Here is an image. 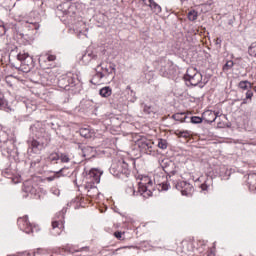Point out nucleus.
<instances>
[{
  "label": "nucleus",
  "instance_id": "nucleus-24",
  "mask_svg": "<svg viewBox=\"0 0 256 256\" xmlns=\"http://www.w3.org/2000/svg\"><path fill=\"white\" fill-rule=\"evenodd\" d=\"M172 119L174 121H179L180 123H185L187 115H185V113H176L172 116Z\"/></svg>",
  "mask_w": 256,
  "mask_h": 256
},
{
  "label": "nucleus",
  "instance_id": "nucleus-14",
  "mask_svg": "<svg viewBox=\"0 0 256 256\" xmlns=\"http://www.w3.org/2000/svg\"><path fill=\"white\" fill-rule=\"evenodd\" d=\"M24 193H29L30 195H37V187L31 184V181L24 182L23 186Z\"/></svg>",
  "mask_w": 256,
  "mask_h": 256
},
{
  "label": "nucleus",
  "instance_id": "nucleus-58",
  "mask_svg": "<svg viewBox=\"0 0 256 256\" xmlns=\"http://www.w3.org/2000/svg\"><path fill=\"white\" fill-rule=\"evenodd\" d=\"M107 3H111V0H105Z\"/></svg>",
  "mask_w": 256,
  "mask_h": 256
},
{
  "label": "nucleus",
  "instance_id": "nucleus-59",
  "mask_svg": "<svg viewBox=\"0 0 256 256\" xmlns=\"http://www.w3.org/2000/svg\"><path fill=\"white\" fill-rule=\"evenodd\" d=\"M172 175H175V171H171Z\"/></svg>",
  "mask_w": 256,
  "mask_h": 256
},
{
  "label": "nucleus",
  "instance_id": "nucleus-30",
  "mask_svg": "<svg viewBox=\"0 0 256 256\" xmlns=\"http://www.w3.org/2000/svg\"><path fill=\"white\" fill-rule=\"evenodd\" d=\"M16 69L19 71V73H29L31 71V68L25 65L16 66Z\"/></svg>",
  "mask_w": 256,
  "mask_h": 256
},
{
  "label": "nucleus",
  "instance_id": "nucleus-3",
  "mask_svg": "<svg viewBox=\"0 0 256 256\" xmlns=\"http://www.w3.org/2000/svg\"><path fill=\"white\" fill-rule=\"evenodd\" d=\"M110 173L118 179H125V177L131 175V170L129 169V164L121 159L112 163Z\"/></svg>",
  "mask_w": 256,
  "mask_h": 256
},
{
  "label": "nucleus",
  "instance_id": "nucleus-47",
  "mask_svg": "<svg viewBox=\"0 0 256 256\" xmlns=\"http://www.w3.org/2000/svg\"><path fill=\"white\" fill-rule=\"evenodd\" d=\"M46 181H55V176H50L46 178Z\"/></svg>",
  "mask_w": 256,
  "mask_h": 256
},
{
  "label": "nucleus",
  "instance_id": "nucleus-7",
  "mask_svg": "<svg viewBox=\"0 0 256 256\" xmlns=\"http://www.w3.org/2000/svg\"><path fill=\"white\" fill-rule=\"evenodd\" d=\"M175 188L178 191H180V193L185 197H191V195H193V191H195V189L193 188V185L185 181L177 182V184L175 185Z\"/></svg>",
  "mask_w": 256,
  "mask_h": 256
},
{
  "label": "nucleus",
  "instance_id": "nucleus-32",
  "mask_svg": "<svg viewBox=\"0 0 256 256\" xmlns=\"http://www.w3.org/2000/svg\"><path fill=\"white\" fill-rule=\"evenodd\" d=\"M158 147H159V149H167V140L159 139L158 140Z\"/></svg>",
  "mask_w": 256,
  "mask_h": 256
},
{
  "label": "nucleus",
  "instance_id": "nucleus-53",
  "mask_svg": "<svg viewBox=\"0 0 256 256\" xmlns=\"http://www.w3.org/2000/svg\"><path fill=\"white\" fill-rule=\"evenodd\" d=\"M51 193H53V195H57V193H55V188L51 189Z\"/></svg>",
  "mask_w": 256,
  "mask_h": 256
},
{
  "label": "nucleus",
  "instance_id": "nucleus-9",
  "mask_svg": "<svg viewBox=\"0 0 256 256\" xmlns=\"http://www.w3.org/2000/svg\"><path fill=\"white\" fill-rule=\"evenodd\" d=\"M18 227L21 229V231H24V233H33V226L31 223H29L28 216H24L18 219Z\"/></svg>",
  "mask_w": 256,
  "mask_h": 256
},
{
  "label": "nucleus",
  "instance_id": "nucleus-29",
  "mask_svg": "<svg viewBox=\"0 0 256 256\" xmlns=\"http://www.w3.org/2000/svg\"><path fill=\"white\" fill-rule=\"evenodd\" d=\"M198 13L195 10H191L188 12L189 21H197Z\"/></svg>",
  "mask_w": 256,
  "mask_h": 256
},
{
  "label": "nucleus",
  "instance_id": "nucleus-5",
  "mask_svg": "<svg viewBox=\"0 0 256 256\" xmlns=\"http://www.w3.org/2000/svg\"><path fill=\"white\" fill-rule=\"evenodd\" d=\"M65 209L56 214L58 220L53 219L51 234L54 236L61 235L63 229H65Z\"/></svg>",
  "mask_w": 256,
  "mask_h": 256
},
{
  "label": "nucleus",
  "instance_id": "nucleus-11",
  "mask_svg": "<svg viewBox=\"0 0 256 256\" xmlns=\"http://www.w3.org/2000/svg\"><path fill=\"white\" fill-rule=\"evenodd\" d=\"M184 253H193L195 251V239L186 238L181 243Z\"/></svg>",
  "mask_w": 256,
  "mask_h": 256
},
{
  "label": "nucleus",
  "instance_id": "nucleus-6",
  "mask_svg": "<svg viewBox=\"0 0 256 256\" xmlns=\"http://www.w3.org/2000/svg\"><path fill=\"white\" fill-rule=\"evenodd\" d=\"M137 145L143 153H146V155H155V149H153V141L147 139V138H141L137 141Z\"/></svg>",
  "mask_w": 256,
  "mask_h": 256
},
{
  "label": "nucleus",
  "instance_id": "nucleus-17",
  "mask_svg": "<svg viewBox=\"0 0 256 256\" xmlns=\"http://www.w3.org/2000/svg\"><path fill=\"white\" fill-rule=\"evenodd\" d=\"M94 59H97V55L91 50H87L86 53L82 55V63H91Z\"/></svg>",
  "mask_w": 256,
  "mask_h": 256
},
{
  "label": "nucleus",
  "instance_id": "nucleus-55",
  "mask_svg": "<svg viewBox=\"0 0 256 256\" xmlns=\"http://www.w3.org/2000/svg\"><path fill=\"white\" fill-rule=\"evenodd\" d=\"M3 173L9 175V170L4 171Z\"/></svg>",
  "mask_w": 256,
  "mask_h": 256
},
{
  "label": "nucleus",
  "instance_id": "nucleus-39",
  "mask_svg": "<svg viewBox=\"0 0 256 256\" xmlns=\"http://www.w3.org/2000/svg\"><path fill=\"white\" fill-rule=\"evenodd\" d=\"M6 101H5V96H3L2 93H0V107H3V105H5Z\"/></svg>",
  "mask_w": 256,
  "mask_h": 256
},
{
  "label": "nucleus",
  "instance_id": "nucleus-40",
  "mask_svg": "<svg viewBox=\"0 0 256 256\" xmlns=\"http://www.w3.org/2000/svg\"><path fill=\"white\" fill-rule=\"evenodd\" d=\"M163 165H165V169L166 171H169V169L167 168V165H173V162L169 161V160H163Z\"/></svg>",
  "mask_w": 256,
  "mask_h": 256
},
{
  "label": "nucleus",
  "instance_id": "nucleus-21",
  "mask_svg": "<svg viewBox=\"0 0 256 256\" xmlns=\"http://www.w3.org/2000/svg\"><path fill=\"white\" fill-rule=\"evenodd\" d=\"M25 27L29 31H39L41 25L38 22H26Z\"/></svg>",
  "mask_w": 256,
  "mask_h": 256
},
{
  "label": "nucleus",
  "instance_id": "nucleus-35",
  "mask_svg": "<svg viewBox=\"0 0 256 256\" xmlns=\"http://www.w3.org/2000/svg\"><path fill=\"white\" fill-rule=\"evenodd\" d=\"M59 159H60V156L56 152L50 155V161H59Z\"/></svg>",
  "mask_w": 256,
  "mask_h": 256
},
{
  "label": "nucleus",
  "instance_id": "nucleus-18",
  "mask_svg": "<svg viewBox=\"0 0 256 256\" xmlns=\"http://www.w3.org/2000/svg\"><path fill=\"white\" fill-rule=\"evenodd\" d=\"M82 154L83 157H88L89 159L90 157H95V148L91 146H86L82 149Z\"/></svg>",
  "mask_w": 256,
  "mask_h": 256
},
{
  "label": "nucleus",
  "instance_id": "nucleus-38",
  "mask_svg": "<svg viewBox=\"0 0 256 256\" xmlns=\"http://www.w3.org/2000/svg\"><path fill=\"white\" fill-rule=\"evenodd\" d=\"M201 189H202V191H208V190H209V184L207 183V181H205V182L201 185Z\"/></svg>",
  "mask_w": 256,
  "mask_h": 256
},
{
  "label": "nucleus",
  "instance_id": "nucleus-1",
  "mask_svg": "<svg viewBox=\"0 0 256 256\" xmlns=\"http://www.w3.org/2000/svg\"><path fill=\"white\" fill-rule=\"evenodd\" d=\"M30 131L33 135L31 143V149L34 153H39L42 149H45L46 145H49V136L45 132V128H42L41 123L37 122L30 127Z\"/></svg>",
  "mask_w": 256,
  "mask_h": 256
},
{
  "label": "nucleus",
  "instance_id": "nucleus-41",
  "mask_svg": "<svg viewBox=\"0 0 256 256\" xmlns=\"http://www.w3.org/2000/svg\"><path fill=\"white\" fill-rule=\"evenodd\" d=\"M162 191H169V184L167 182H162Z\"/></svg>",
  "mask_w": 256,
  "mask_h": 256
},
{
  "label": "nucleus",
  "instance_id": "nucleus-2",
  "mask_svg": "<svg viewBox=\"0 0 256 256\" xmlns=\"http://www.w3.org/2000/svg\"><path fill=\"white\" fill-rule=\"evenodd\" d=\"M0 151L4 157H15L17 155V146L15 140L9 139L7 132L0 127Z\"/></svg>",
  "mask_w": 256,
  "mask_h": 256
},
{
  "label": "nucleus",
  "instance_id": "nucleus-22",
  "mask_svg": "<svg viewBox=\"0 0 256 256\" xmlns=\"http://www.w3.org/2000/svg\"><path fill=\"white\" fill-rule=\"evenodd\" d=\"M111 93L112 90L109 86L103 87L99 90V95L104 98L111 97Z\"/></svg>",
  "mask_w": 256,
  "mask_h": 256
},
{
  "label": "nucleus",
  "instance_id": "nucleus-49",
  "mask_svg": "<svg viewBox=\"0 0 256 256\" xmlns=\"http://www.w3.org/2000/svg\"><path fill=\"white\" fill-rule=\"evenodd\" d=\"M216 45H221V38L216 39Z\"/></svg>",
  "mask_w": 256,
  "mask_h": 256
},
{
  "label": "nucleus",
  "instance_id": "nucleus-28",
  "mask_svg": "<svg viewBox=\"0 0 256 256\" xmlns=\"http://www.w3.org/2000/svg\"><path fill=\"white\" fill-rule=\"evenodd\" d=\"M248 53L251 55V57L256 58V41L250 45L248 48Z\"/></svg>",
  "mask_w": 256,
  "mask_h": 256
},
{
  "label": "nucleus",
  "instance_id": "nucleus-52",
  "mask_svg": "<svg viewBox=\"0 0 256 256\" xmlns=\"http://www.w3.org/2000/svg\"><path fill=\"white\" fill-rule=\"evenodd\" d=\"M229 67H231V66L225 65V66L223 67V70L225 71L226 69H229Z\"/></svg>",
  "mask_w": 256,
  "mask_h": 256
},
{
  "label": "nucleus",
  "instance_id": "nucleus-54",
  "mask_svg": "<svg viewBox=\"0 0 256 256\" xmlns=\"http://www.w3.org/2000/svg\"><path fill=\"white\" fill-rule=\"evenodd\" d=\"M37 109V106H32L31 111H35Z\"/></svg>",
  "mask_w": 256,
  "mask_h": 256
},
{
  "label": "nucleus",
  "instance_id": "nucleus-4",
  "mask_svg": "<svg viewBox=\"0 0 256 256\" xmlns=\"http://www.w3.org/2000/svg\"><path fill=\"white\" fill-rule=\"evenodd\" d=\"M155 187L153 186V180L149 176H142L138 182V193L143 197H151Z\"/></svg>",
  "mask_w": 256,
  "mask_h": 256
},
{
  "label": "nucleus",
  "instance_id": "nucleus-44",
  "mask_svg": "<svg viewBox=\"0 0 256 256\" xmlns=\"http://www.w3.org/2000/svg\"><path fill=\"white\" fill-rule=\"evenodd\" d=\"M252 97H253V91L248 90V91L246 92V99H252Z\"/></svg>",
  "mask_w": 256,
  "mask_h": 256
},
{
  "label": "nucleus",
  "instance_id": "nucleus-36",
  "mask_svg": "<svg viewBox=\"0 0 256 256\" xmlns=\"http://www.w3.org/2000/svg\"><path fill=\"white\" fill-rule=\"evenodd\" d=\"M38 163H41V158L38 157L30 163V167H35Z\"/></svg>",
  "mask_w": 256,
  "mask_h": 256
},
{
  "label": "nucleus",
  "instance_id": "nucleus-48",
  "mask_svg": "<svg viewBox=\"0 0 256 256\" xmlns=\"http://www.w3.org/2000/svg\"><path fill=\"white\" fill-rule=\"evenodd\" d=\"M207 256H215V252H213V250H211L210 252H208Z\"/></svg>",
  "mask_w": 256,
  "mask_h": 256
},
{
  "label": "nucleus",
  "instance_id": "nucleus-12",
  "mask_svg": "<svg viewBox=\"0 0 256 256\" xmlns=\"http://www.w3.org/2000/svg\"><path fill=\"white\" fill-rule=\"evenodd\" d=\"M202 117L206 123H215L217 120V114L211 110H207L202 114Z\"/></svg>",
  "mask_w": 256,
  "mask_h": 256
},
{
  "label": "nucleus",
  "instance_id": "nucleus-26",
  "mask_svg": "<svg viewBox=\"0 0 256 256\" xmlns=\"http://www.w3.org/2000/svg\"><path fill=\"white\" fill-rule=\"evenodd\" d=\"M79 133L84 139H90L91 137V130L89 128H81Z\"/></svg>",
  "mask_w": 256,
  "mask_h": 256
},
{
  "label": "nucleus",
  "instance_id": "nucleus-25",
  "mask_svg": "<svg viewBox=\"0 0 256 256\" xmlns=\"http://www.w3.org/2000/svg\"><path fill=\"white\" fill-rule=\"evenodd\" d=\"M175 135L177 137H183L184 139H189L191 137V131L188 130H176Z\"/></svg>",
  "mask_w": 256,
  "mask_h": 256
},
{
  "label": "nucleus",
  "instance_id": "nucleus-61",
  "mask_svg": "<svg viewBox=\"0 0 256 256\" xmlns=\"http://www.w3.org/2000/svg\"><path fill=\"white\" fill-rule=\"evenodd\" d=\"M255 92H256V86H255Z\"/></svg>",
  "mask_w": 256,
  "mask_h": 256
},
{
  "label": "nucleus",
  "instance_id": "nucleus-51",
  "mask_svg": "<svg viewBox=\"0 0 256 256\" xmlns=\"http://www.w3.org/2000/svg\"><path fill=\"white\" fill-rule=\"evenodd\" d=\"M80 251H89V248L88 247H83L80 249Z\"/></svg>",
  "mask_w": 256,
  "mask_h": 256
},
{
  "label": "nucleus",
  "instance_id": "nucleus-46",
  "mask_svg": "<svg viewBox=\"0 0 256 256\" xmlns=\"http://www.w3.org/2000/svg\"><path fill=\"white\" fill-rule=\"evenodd\" d=\"M128 193H133V195H135V189H133V187H130L127 189Z\"/></svg>",
  "mask_w": 256,
  "mask_h": 256
},
{
  "label": "nucleus",
  "instance_id": "nucleus-13",
  "mask_svg": "<svg viewBox=\"0 0 256 256\" xmlns=\"http://www.w3.org/2000/svg\"><path fill=\"white\" fill-rule=\"evenodd\" d=\"M146 5L150 7L152 13H154L155 15H159V13H161L162 11L161 5L157 4L155 0H148V3H146Z\"/></svg>",
  "mask_w": 256,
  "mask_h": 256
},
{
  "label": "nucleus",
  "instance_id": "nucleus-43",
  "mask_svg": "<svg viewBox=\"0 0 256 256\" xmlns=\"http://www.w3.org/2000/svg\"><path fill=\"white\" fill-rule=\"evenodd\" d=\"M48 61H55V59H57V57L55 55H48V56H44Z\"/></svg>",
  "mask_w": 256,
  "mask_h": 256
},
{
  "label": "nucleus",
  "instance_id": "nucleus-31",
  "mask_svg": "<svg viewBox=\"0 0 256 256\" xmlns=\"http://www.w3.org/2000/svg\"><path fill=\"white\" fill-rule=\"evenodd\" d=\"M203 121H204L203 116L202 118L198 116L191 117V123H193L194 125H199V123H203Z\"/></svg>",
  "mask_w": 256,
  "mask_h": 256
},
{
  "label": "nucleus",
  "instance_id": "nucleus-57",
  "mask_svg": "<svg viewBox=\"0 0 256 256\" xmlns=\"http://www.w3.org/2000/svg\"><path fill=\"white\" fill-rule=\"evenodd\" d=\"M26 108H27V109H30V106H29V104H26Z\"/></svg>",
  "mask_w": 256,
  "mask_h": 256
},
{
  "label": "nucleus",
  "instance_id": "nucleus-15",
  "mask_svg": "<svg viewBox=\"0 0 256 256\" xmlns=\"http://www.w3.org/2000/svg\"><path fill=\"white\" fill-rule=\"evenodd\" d=\"M203 79V73L196 74L195 76H192L191 78H186V81H189L190 85L197 87L199 83H201Z\"/></svg>",
  "mask_w": 256,
  "mask_h": 256
},
{
  "label": "nucleus",
  "instance_id": "nucleus-45",
  "mask_svg": "<svg viewBox=\"0 0 256 256\" xmlns=\"http://www.w3.org/2000/svg\"><path fill=\"white\" fill-rule=\"evenodd\" d=\"M9 79H11V77H7L6 78V83L9 87H13V84H11V82L9 81Z\"/></svg>",
  "mask_w": 256,
  "mask_h": 256
},
{
  "label": "nucleus",
  "instance_id": "nucleus-56",
  "mask_svg": "<svg viewBox=\"0 0 256 256\" xmlns=\"http://www.w3.org/2000/svg\"><path fill=\"white\" fill-rule=\"evenodd\" d=\"M90 175H95V171L91 170Z\"/></svg>",
  "mask_w": 256,
  "mask_h": 256
},
{
  "label": "nucleus",
  "instance_id": "nucleus-33",
  "mask_svg": "<svg viewBox=\"0 0 256 256\" xmlns=\"http://www.w3.org/2000/svg\"><path fill=\"white\" fill-rule=\"evenodd\" d=\"M60 160L62 163H69V161H71V159H69V155L67 154H61Z\"/></svg>",
  "mask_w": 256,
  "mask_h": 256
},
{
  "label": "nucleus",
  "instance_id": "nucleus-20",
  "mask_svg": "<svg viewBox=\"0 0 256 256\" xmlns=\"http://www.w3.org/2000/svg\"><path fill=\"white\" fill-rule=\"evenodd\" d=\"M199 71H197V68L193 67V66H190L188 69H187V72H186V76H185V79H191V77H195V75H199Z\"/></svg>",
  "mask_w": 256,
  "mask_h": 256
},
{
  "label": "nucleus",
  "instance_id": "nucleus-27",
  "mask_svg": "<svg viewBox=\"0 0 256 256\" xmlns=\"http://www.w3.org/2000/svg\"><path fill=\"white\" fill-rule=\"evenodd\" d=\"M238 87L240 89H243V91H248V89H251L252 85H251V82L245 80V81H241Z\"/></svg>",
  "mask_w": 256,
  "mask_h": 256
},
{
  "label": "nucleus",
  "instance_id": "nucleus-10",
  "mask_svg": "<svg viewBox=\"0 0 256 256\" xmlns=\"http://www.w3.org/2000/svg\"><path fill=\"white\" fill-rule=\"evenodd\" d=\"M177 73V69L174 65H163L160 67V75L162 77H173Z\"/></svg>",
  "mask_w": 256,
  "mask_h": 256
},
{
  "label": "nucleus",
  "instance_id": "nucleus-16",
  "mask_svg": "<svg viewBox=\"0 0 256 256\" xmlns=\"http://www.w3.org/2000/svg\"><path fill=\"white\" fill-rule=\"evenodd\" d=\"M247 185L250 191H256V174H249L247 178Z\"/></svg>",
  "mask_w": 256,
  "mask_h": 256
},
{
  "label": "nucleus",
  "instance_id": "nucleus-37",
  "mask_svg": "<svg viewBox=\"0 0 256 256\" xmlns=\"http://www.w3.org/2000/svg\"><path fill=\"white\" fill-rule=\"evenodd\" d=\"M28 57V55L27 54H18L17 55V59L19 60V61H25V59Z\"/></svg>",
  "mask_w": 256,
  "mask_h": 256
},
{
  "label": "nucleus",
  "instance_id": "nucleus-50",
  "mask_svg": "<svg viewBox=\"0 0 256 256\" xmlns=\"http://www.w3.org/2000/svg\"><path fill=\"white\" fill-rule=\"evenodd\" d=\"M229 63H231V65H235V62L229 60L226 61L225 65H229Z\"/></svg>",
  "mask_w": 256,
  "mask_h": 256
},
{
  "label": "nucleus",
  "instance_id": "nucleus-34",
  "mask_svg": "<svg viewBox=\"0 0 256 256\" xmlns=\"http://www.w3.org/2000/svg\"><path fill=\"white\" fill-rule=\"evenodd\" d=\"M64 79H68L69 85H75V77L72 74H68V77H64Z\"/></svg>",
  "mask_w": 256,
  "mask_h": 256
},
{
  "label": "nucleus",
  "instance_id": "nucleus-19",
  "mask_svg": "<svg viewBox=\"0 0 256 256\" xmlns=\"http://www.w3.org/2000/svg\"><path fill=\"white\" fill-rule=\"evenodd\" d=\"M142 109L145 115H155V113H157V110H155V108L151 105L142 104Z\"/></svg>",
  "mask_w": 256,
  "mask_h": 256
},
{
  "label": "nucleus",
  "instance_id": "nucleus-60",
  "mask_svg": "<svg viewBox=\"0 0 256 256\" xmlns=\"http://www.w3.org/2000/svg\"><path fill=\"white\" fill-rule=\"evenodd\" d=\"M104 5H107V3L104 2Z\"/></svg>",
  "mask_w": 256,
  "mask_h": 256
},
{
  "label": "nucleus",
  "instance_id": "nucleus-23",
  "mask_svg": "<svg viewBox=\"0 0 256 256\" xmlns=\"http://www.w3.org/2000/svg\"><path fill=\"white\" fill-rule=\"evenodd\" d=\"M216 173H218L220 177H227V175H229V170L227 169V166L221 165L219 168H216Z\"/></svg>",
  "mask_w": 256,
  "mask_h": 256
},
{
  "label": "nucleus",
  "instance_id": "nucleus-42",
  "mask_svg": "<svg viewBox=\"0 0 256 256\" xmlns=\"http://www.w3.org/2000/svg\"><path fill=\"white\" fill-rule=\"evenodd\" d=\"M114 237H116V239H119L121 241V239L123 237V233L122 232H115Z\"/></svg>",
  "mask_w": 256,
  "mask_h": 256
},
{
  "label": "nucleus",
  "instance_id": "nucleus-8",
  "mask_svg": "<svg viewBox=\"0 0 256 256\" xmlns=\"http://www.w3.org/2000/svg\"><path fill=\"white\" fill-rule=\"evenodd\" d=\"M113 71H115V68L111 65H98L96 67V77H98V79H103V77H108V75H111Z\"/></svg>",
  "mask_w": 256,
  "mask_h": 256
}]
</instances>
